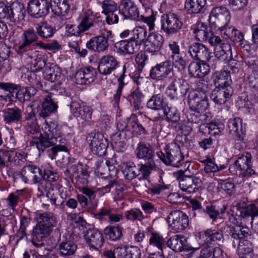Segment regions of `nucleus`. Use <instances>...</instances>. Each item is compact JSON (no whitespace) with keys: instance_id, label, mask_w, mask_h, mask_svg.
<instances>
[{"instance_id":"1","label":"nucleus","mask_w":258,"mask_h":258,"mask_svg":"<svg viewBox=\"0 0 258 258\" xmlns=\"http://www.w3.org/2000/svg\"><path fill=\"white\" fill-rule=\"evenodd\" d=\"M43 134L39 138L33 137L30 142L31 146H35L40 152H43L47 148L56 145L57 143L60 145H56L48 150V155L52 159H55L59 151L68 152L65 144L66 139L61 137L60 127L57 123L53 121L48 122L45 121L42 126Z\"/></svg>"},{"instance_id":"2","label":"nucleus","mask_w":258,"mask_h":258,"mask_svg":"<svg viewBox=\"0 0 258 258\" xmlns=\"http://www.w3.org/2000/svg\"><path fill=\"white\" fill-rule=\"evenodd\" d=\"M209 90L208 82L204 79H200L197 84L196 90L188 95V105L194 108L206 110L209 106L207 94Z\"/></svg>"},{"instance_id":"3","label":"nucleus","mask_w":258,"mask_h":258,"mask_svg":"<svg viewBox=\"0 0 258 258\" xmlns=\"http://www.w3.org/2000/svg\"><path fill=\"white\" fill-rule=\"evenodd\" d=\"M36 218L37 224L33 229L34 238L41 240L50 235L51 228L57 224V217L52 212H45L37 214Z\"/></svg>"},{"instance_id":"4","label":"nucleus","mask_w":258,"mask_h":258,"mask_svg":"<svg viewBox=\"0 0 258 258\" xmlns=\"http://www.w3.org/2000/svg\"><path fill=\"white\" fill-rule=\"evenodd\" d=\"M0 89L8 92L10 97H15L20 102L30 100L37 92L33 87L22 88L15 84L4 82L0 83Z\"/></svg>"},{"instance_id":"5","label":"nucleus","mask_w":258,"mask_h":258,"mask_svg":"<svg viewBox=\"0 0 258 258\" xmlns=\"http://www.w3.org/2000/svg\"><path fill=\"white\" fill-rule=\"evenodd\" d=\"M252 156L248 152H244L238 155V157L234 163L231 165L229 170L233 174L242 175L243 176H249L255 174L252 169L251 161Z\"/></svg>"},{"instance_id":"6","label":"nucleus","mask_w":258,"mask_h":258,"mask_svg":"<svg viewBox=\"0 0 258 258\" xmlns=\"http://www.w3.org/2000/svg\"><path fill=\"white\" fill-rule=\"evenodd\" d=\"M167 246L176 252H185L189 257L193 256L199 247H194L187 243L186 238L183 235L176 234L170 237L167 241Z\"/></svg>"},{"instance_id":"7","label":"nucleus","mask_w":258,"mask_h":258,"mask_svg":"<svg viewBox=\"0 0 258 258\" xmlns=\"http://www.w3.org/2000/svg\"><path fill=\"white\" fill-rule=\"evenodd\" d=\"M182 26L181 19L175 13H169L161 17V29L167 35L177 33Z\"/></svg>"},{"instance_id":"8","label":"nucleus","mask_w":258,"mask_h":258,"mask_svg":"<svg viewBox=\"0 0 258 258\" xmlns=\"http://www.w3.org/2000/svg\"><path fill=\"white\" fill-rule=\"evenodd\" d=\"M38 36L36 30L29 28L25 30L21 35V40L16 46L17 53L22 55L33 51V47L37 41Z\"/></svg>"},{"instance_id":"9","label":"nucleus","mask_w":258,"mask_h":258,"mask_svg":"<svg viewBox=\"0 0 258 258\" xmlns=\"http://www.w3.org/2000/svg\"><path fill=\"white\" fill-rule=\"evenodd\" d=\"M87 140L94 154L102 156L106 154L108 144L102 134L92 132L88 135Z\"/></svg>"},{"instance_id":"10","label":"nucleus","mask_w":258,"mask_h":258,"mask_svg":"<svg viewBox=\"0 0 258 258\" xmlns=\"http://www.w3.org/2000/svg\"><path fill=\"white\" fill-rule=\"evenodd\" d=\"M228 126L229 133L234 138L235 148L240 150L245 146L244 139L245 131L243 128L242 119L239 117L230 119Z\"/></svg>"},{"instance_id":"11","label":"nucleus","mask_w":258,"mask_h":258,"mask_svg":"<svg viewBox=\"0 0 258 258\" xmlns=\"http://www.w3.org/2000/svg\"><path fill=\"white\" fill-rule=\"evenodd\" d=\"M139 118L136 114H132L129 117V124L138 135H147L154 124L153 121L145 115L139 112Z\"/></svg>"},{"instance_id":"12","label":"nucleus","mask_w":258,"mask_h":258,"mask_svg":"<svg viewBox=\"0 0 258 258\" xmlns=\"http://www.w3.org/2000/svg\"><path fill=\"white\" fill-rule=\"evenodd\" d=\"M198 242L200 245L205 244L220 245L223 242L224 236L222 230L220 229H207L198 233Z\"/></svg>"},{"instance_id":"13","label":"nucleus","mask_w":258,"mask_h":258,"mask_svg":"<svg viewBox=\"0 0 258 258\" xmlns=\"http://www.w3.org/2000/svg\"><path fill=\"white\" fill-rule=\"evenodd\" d=\"M167 222L172 230L176 232H180L187 227L188 218L182 212L179 210H175L171 211L168 215Z\"/></svg>"},{"instance_id":"14","label":"nucleus","mask_w":258,"mask_h":258,"mask_svg":"<svg viewBox=\"0 0 258 258\" xmlns=\"http://www.w3.org/2000/svg\"><path fill=\"white\" fill-rule=\"evenodd\" d=\"M165 151L167 156L166 162L168 165L179 167L182 165L184 156L182 154L178 144L174 142L168 144L166 146Z\"/></svg>"},{"instance_id":"15","label":"nucleus","mask_w":258,"mask_h":258,"mask_svg":"<svg viewBox=\"0 0 258 258\" xmlns=\"http://www.w3.org/2000/svg\"><path fill=\"white\" fill-rule=\"evenodd\" d=\"M3 118L6 125L19 128L22 122V110L18 107L5 108L2 111Z\"/></svg>"},{"instance_id":"16","label":"nucleus","mask_w":258,"mask_h":258,"mask_svg":"<svg viewBox=\"0 0 258 258\" xmlns=\"http://www.w3.org/2000/svg\"><path fill=\"white\" fill-rule=\"evenodd\" d=\"M118 13L123 20L131 19L139 21L140 17L139 9L132 0H121Z\"/></svg>"},{"instance_id":"17","label":"nucleus","mask_w":258,"mask_h":258,"mask_svg":"<svg viewBox=\"0 0 258 258\" xmlns=\"http://www.w3.org/2000/svg\"><path fill=\"white\" fill-rule=\"evenodd\" d=\"M49 2L48 0H30L28 3V14L32 17L38 18L49 13Z\"/></svg>"},{"instance_id":"18","label":"nucleus","mask_w":258,"mask_h":258,"mask_svg":"<svg viewBox=\"0 0 258 258\" xmlns=\"http://www.w3.org/2000/svg\"><path fill=\"white\" fill-rule=\"evenodd\" d=\"M188 53L196 60H205L212 64L213 53L203 44L199 42L192 43L188 47Z\"/></svg>"},{"instance_id":"19","label":"nucleus","mask_w":258,"mask_h":258,"mask_svg":"<svg viewBox=\"0 0 258 258\" xmlns=\"http://www.w3.org/2000/svg\"><path fill=\"white\" fill-rule=\"evenodd\" d=\"M97 24V23L93 12L90 10H88L82 16L79 25L76 27L75 25H71L70 26L68 25L67 27L69 28V30L74 27V29L73 30L74 31L73 34L77 36L82 32L88 30L90 28Z\"/></svg>"},{"instance_id":"20","label":"nucleus","mask_w":258,"mask_h":258,"mask_svg":"<svg viewBox=\"0 0 258 258\" xmlns=\"http://www.w3.org/2000/svg\"><path fill=\"white\" fill-rule=\"evenodd\" d=\"M231 46L228 43H222L218 48H216L215 51V56L212 55V68H216L221 61H226L227 59L232 58Z\"/></svg>"},{"instance_id":"21","label":"nucleus","mask_w":258,"mask_h":258,"mask_svg":"<svg viewBox=\"0 0 258 258\" xmlns=\"http://www.w3.org/2000/svg\"><path fill=\"white\" fill-rule=\"evenodd\" d=\"M172 71L173 64L170 60H167L153 67L150 71V76L153 79L163 80Z\"/></svg>"},{"instance_id":"22","label":"nucleus","mask_w":258,"mask_h":258,"mask_svg":"<svg viewBox=\"0 0 258 258\" xmlns=\"http://www.w3.org/2000/svg\"><path fill=\"white\" fill-rule=\"evenodd\" d=\"M97 73L92 67H84L80 69L75 74L76 83L80 85H87L94 82L96 79Z\"/></svg>"},{"instance_id":"23","label":"nucleus","mask_w":258,"mask_h":258,"mask_svg":"<svg viewBox=\"0 0 258 258\" xmlns=\"http://www.w3.org/2000/svg\"><path fill=\"white\" fill-rule=\"evenodd\" d=\"M114 46L117 53L122 54H133L137 52L140 48V43L132 38L119 41Z\"/></svg>"},{"instance_id":"24","label":"nucleus","mask_w":258,"mask_h":258,"mask_svg":"<svg viewBox=\"0 0 258 258\" xmlns=\"http://www.w3.org/2000/svg\"><path fill=\"white\" fill-rule=\"evenodd\" d=\"M40 105H37V113L39 117L45 118L51 114L55 113L57 109V105L52 98L48 95L40 102Z\"/></svg>"},{"instance_id":"25","label":"nucleus","mask_w":258,"mask_h":258,"mask_svg":"<svg viewBox=\"0 0 258 258\" xmlns=\"http://www.w3.org/2000/svg\"><path fill=\"white\" fill-rule=\"evenodd\" d=\"M84 238L91 249L99 250L104 241L102 233L96 229L87 230Z\"/></svg>"},{"instance_id":"26","label":"nucleus","mask_w":258,"mask_h":258,"mask_svg":"<svg viewBox=\"0 0 258 258\" xmlns=\"http://www.w3.org/2000/svg\"><path fill=\"white\" fill-rule=\"evenodd\" d=\"M26 59H29L30 68L33 72H38L46 65V58L44 55L36 51H32L21 55Z\"/></svg>"},{"instance_id":"27","label":"nucleus","mask_w":258,"mask_h":258,"mask_svg":"<svg viewBox=\"0 0 258 258\" xmlns=\"http://www.w3.org/2000/svg\"><path fill=\"white\" fill-rule=\"evenodd\" d=\"M206 61L201 60L191 62L188 68L189 75L191 77L199 78H203L208 75L210 71V64L207 63Z\"/></svg>"},{"instance_id":"28","label":"nucleus","mask_w":258,"mask_h":258,"mask_svg":"<svg viewBox=\"0 0 258 258\" xmlns=\"http://www.w3.org/2000/svg\"><path fill=\"white\" fill-rule=\"evenodd\" d=\"M21 175L25 182L31 181L34 183L38 182L42 177L41 170L34 165L25 166L22 170Z\"/></svg>"},{"instance_id":"29","label":"nucleus","mask_w":258,"mask_h":258,"mask_svg":"<svg viewBox=\"0 0 258 258\" xmlns=\"http://www.w3.org/2000/svg\"><path fill=\"white\" fill-rule=\"evenodd\" d=\"M233 93L231 87L227 88L215 87L210 95L211 99L217 105L224 104Z\"/></svg>"},{"instance_id":"30","label":"nucleus","mask_w":258,"mask_h":258,"mask_svg":"<svg viewBox=\"0 0 258 258\" xmlns=\"http://www.w3.org/2000/svg\"><path fill=\"white\" fill-rule=\"evenodd\" d=\"M118 64V61L113 56L105 55L100 59L98 70L100 74L108 75L116 69Z\"/></svg>"},{"instance_id":"31","label":"nucleus","mask_w":258,"mask_h":258,"mask_svg":"<svg viewBox=\"0 0 258 258\" xmlns=\"http://www.w3.org/2000/svg\"><path fill=\"white\" fill-rule=\"evenodd\" d=\"M147 41V50L153 54H156L161 49L164 42V38L158 33L152 32L149 33Z\"/></svg>"},{"instance_id":"32","label":"nucleus","mask_w":258,"mask_h":258,"mask_svg":"<svg viewBox=\"0 0 258 258\" xmlns=\"http://www.w3.org/2000/svg\"><path fill=\"white\" fill-rule=\"evenodd\" d=\"M135 155L138 159L151 161H153L155 152L154 148L150 144L140 142L137 145Z\"/></svg>"},{"instance_id":"33","label":"nucleus","mask_w":258,"mask_h":258,"mask_svg":"<svg viewBox=\"0 0 258 258\" xmlns=\"http://www.w3.org/2000/svg\"><path fill=\"white\" fill-rule=\"evenodd\" d=\"M180 189L187 194L196 192L201 185V180L191 175L184 177L179 181Z\"/></svg>"},{"instance_id":"34","label":"nucleus","mask_w":258,"mask_h":258,"mask_svg":"<svg viewBox=\"0 0 258 258\" xmlns=\"http://www.w3.org/2000/svg\"><path fill=\"white\" fill-rule=\"evenodd\" d=\"M70 108L75 116L87 121L91 120L92 114L91 107L87 105L81 106L78 103L73 102L70 104Z\"/></svg>"},{"instance_id":"35","label":"nucleus","mask_w":258,"mask_h":258,"mask_svg":"<svg viewBox=\"0 0 258 258\" xmlns=\"http://www.w3.org/2000/svg\"><path fill=\"white\" fill-rule=\"evenodd\" d=\"M25 9L23 5L20 3L13 4L9 7L7 12V19L14 23H17L23 20L25 18Z\"/></svg>"},{"instance_id":"36","label":"nucleus","mask_w":258,"mask_h":258,"mask_svg":"<svg viewBox=\"0 0 258 258\" xmlns=\"http://www.w3.org/2000/svg\"><path fill=\"white\" fill-rule=\"evenodd\" d=\"M117 258H141V251L137 246H120L115 248Z\"/></svg>"},{"instance_id":"37","label":"nucleus","mask_w":258,"mask_h":258,"mask_svg":"<svg viewBox=\"0 0 258 258\" xmlns=\"http://www.w3.org/2000/svg\"><path fill=\"white\" fill-rule=\"evenodd\" d=\"M108 41L99 36L92 38L86 43L87 48L98 52L105 51L108 49Z\"/></svg>"},{"instance_id":"38","label":"nucleus","mask_w":258,"mask_h":258,"mask_svg":"<svg viewBox=\"0 0 258 258\" xmlns=\"http://www.w3.org/2000/svg\"><path fill=\"white\" fill-rule=\"evenodd\" d=\"M61 74L60 69L53 64L49 67H47L43 73V76L46 80L51 82H57L55 85L56 87L61 84V81L62 80Z\"/></svg>"},{"instance_id":"39","label":"nucleus","mask_w":258,"mask_h":258,"mask_svg":"<svg viewBox=\"0 0 258 258\" xmlns=\"http://www.w3.org/2000/svg\"><path fill=\"white\" fill-rule=\"evenodd\" d=\"M212 79L216 87L227 88L231 87L232 80L229 72L226 71L215 72L213 74Z\"/></svg>"},{"instance_id":"40","label":"nucleus","mask_w":258,"mask_h":258,"mask_svg":"<svg viewBox=\"0 0 258 258\" xmlns=\"http://www.w3.org/2000/svg\"><path fill=\"white\" fill-rule=\"evenodd\" d=\"M229 235L231 238L239 242L241 240H248L251 236V231L247 226H233L230 229Z\"/></svg>"},{"instance_id":"41","label":"nucleus","mask_w":258,"mask_h":258,"mask_svg":"<svg viewBox=\"0 0 258 258\" xmlns=\"http://www.w3.org/2000/svg\"><path fill=\"white\" fill-rule=\"evenodd\" d=\"M146 235L149 237V243L150 245H153L162 250L165 239L159 233L156 231L153 228L148 227L146 229Z\"/></svg>"},{"instance_id":"42","label":"nucleus","mask_w":258,"mask_h":258,"mask_svg":"<svg viewBox=\"0 0 258 258\" xmlns=\"http://www.w3.org/2000/svg\"><path fill=\"white\" fill-rule=\"evenodd\" d=\"M196 39L199 41H207L213 35V32L207 25L203 23H199L194 29Z\"/></svg>"},{"instance_id":"43","label":"nucleus","mask_w":258,"mask_h":258,"mask_svg":"<svg viewBox=\"0 0 258 258\" xmlns=\"http://www.w3.org/2000/svg\"><path fill=\"white\" fill-rule=\"evenodd\" d=\"M35 30L38 36L42 39L52 37L56 32L55 28L46 22H41L35 25Z\"/></svg>"},{"instance_id":"44","label":"nucleus","mask_w":258,"mask_h":258,"mask_svg":"<svg viewBox=\"0 0 258 258\" xmlns=\"http://www.w3.org/2000/svg\"><path fill=\"white\" fill-rule=\"evenodd\" d=\"M237 254L240 258H252L253 246L248 240H241L238 242Z\"/></svg>"},{"instance_id":"45","label":"nucleus","mask_w":258,"mask_h":258,"mask_svg":"<svg viewBox=\"0 0 258 258\" xmlns=\"http://www.w3.org/2000/svg\"><path fill=\"white\" fill-rule=\"evenodd\" d=\"M77 248V245L72 241H63L59 244L57 250L60 255L68 257L74 254Z\"/></svg>"},{"instance_id":"46","label":"nucleus","mask_w":258,"mask_h":258,"mask_svg":"<svg viewBox=\"0 0 258 258\" xmlns=\"http://www.w3.org/2000/svg\"><path fill=\"white\" fill-rule=\"evenodd\" d=\"M206 4V0H186L184 8L189 14H199Z\"/></svg>"},{"instance_id":"47","label":"nucleus","mask_w":258,"mask_h":258,"mask_svg":"<svg viewBox=\"0 0 258 258\" xmlns=\"http://www.w3.org/2000/svg\"><path fill=\"white\" fill-rule=\"evenodd\" d=\"M50 3L52 11L57 15L64 16L70 10L67 0H51Z\"/></svg>"},{"instance_id":"48","label":"nucleus","mask_w":258,"mask_h":258,"mask_svg":"<svg viewBox=\"0 0 258 258\" xmlns=\"http://www.w3.org/2000/svg\"><path fill=\"white\" fill-rule=\"evenodd\" d=\"M166 105L163 95L161 94L153 95L147 103V107L153 110L163 109Z\"/></svg>"},{"instance_id":"49","label":"nucleus","mask_w":258,"mask_h":258,"mask_svg":"<svg viewBox=\"0 0 258 258\" xmlns=\"http://www.w3.org/2000/svg\"><path fill=\"white\" fill-rule=\"evenodd\" d=\"M217 188L221 193L231 197L234 194L235 190V185L232 181L227 180H220L218 182Z\"/></svg>"},{"instance_id":"50","label":"nucleus","mask_w":258,"mask_h":258,"mask_svg":"<svg viewBox=\"0 0 258 258\" xmlns=\"http://www.w3.org/2000/svg\"><path fill=\"white\" fill-rule=\"evenodd\" d=\"M215 18L224 17L226 22H229L231 19L230 13L227 9L223 6L216 7L213 8L210 14L209 21L210 23L212 17Z\"/></svg>"},{"instance_id":"51","label":"nucleus","mask_w":258,"mask_h":258,"mask_svg":"<svg viewBox=\"0 0 258 258\" xmlns=\"http://www.w3.org/2000/svg\"><path fill=\"white\" fill-rule=\"evenodd\" d=\"M182 85L179 79H174L166 89V94L171 99L177 97L179 92H181Z\"/></svg>"},{"instance_id":"52","label":"nucleus","mask_w":258,"mask_h":258,"mask_svg":"<svg viewBox=\"0 0 258 258\" xmlns=\"http://www.w3.org/2000/svg\"><path fill=\"white\" fill-rule=\"evenodd\" d=\"M166 120L169 122L177 123L180 119V113L177 109L167 104L163 109Z\"/></svg>"},{"instance_id":"53","label":"nucleus","mask_w":258,"mask_h":258,"mask_svg":"<svg viewBox=\"0 0 258 258\" xmlns=\"http://www.w3.org/2000/svg\"><path fill=\"white\" fill-rule=\"evenodd\" d=\"M129 64L125 63L121 69V73L120 75L118 77L117 81L118 82V86L116 92L114 96V100L115 103L118 104L120 99V97L121 94V91L125 83L123 82V80L125 77V73L126 72V69L128 67Z\"/></svg>"},{"instance_id":"54","label":"nucleus","mask_w":258,"mask_h":258,"mask_svg":"<svg viewBox=\"0 0 258 258\" xmlns=\"http://www.w3.org/2000/svg\"><path fill=\"white\" fill-rule=\"evenodd\" d=\"M144 98V95L138 89H136L128 96L130 101L134 104L135 108L138 110L143 107Z\"/></svg>"},{"instance_id":"55","label":"nucleus","mask_w":258,"mask_h":258,"mask_svg":"<svg viewBox=\"0 0 258 258\" xmlns=\"http://www.w3.org/2000/svg\"><path fill=\"white\" fill-rule=\"evenodd\" d=\"M104 233L112 241L119 239L122 235V230L119 226H107L104 229Z\"/></svg>"},{"instance_id":"56","label":"nucleus","mask_w":258,"mask_h":258,"mask_svg":"<svg viewBox=\"0 0 258 258\" xmlns=\"http://www.w3.org/2000/svg\"><path fill=\"white\" fill-rule=\"evenodd\" d=\"M4 154L8 157L9 161L14 163L16 165H22L26 161L24 155L20 153L5 151Z\"/></svg>"},{"instance_id":"57","label":"nucleus","mask_w":258,"mask_h":258,"mask_svg":"<svg viewBox=\"0 0 258 258\" xmlns=\"http://www.w3.org/2000/svg\"><path fill=\"white\" fill-rule=\"evenodd\" d=\"M241 216L244 218L250 217L251 218V223L254 221V217L258 218V207L254 204H251L247 205L240 210Z\"/></svg>"},{"instance_id":"58","label":"nucleus","mask_w":258,"mask_h":258,"mask_svg":"<svg viewBox=\"0 0 258 258\" xmlns=\"http://www.w3.org/2000/svg\"><path fill=\"white\" fill-rule=\"evenodd\" d=\"M203 162L205 164L204 170L207 173L217 172L225 168L224 165H217L215 162L214 159L210 157H207Z\"/></svg>"},{"instance_id":"59","label":"nucleus","mask_w":258,"mask_h":258,"mask_svg":"<svg viewBox=\"0 0 258 258\" xmlns=\"http://www.w3.org/2000/svg\"><path fill=\"white\" fill-rule=\"evenodd\" d=\"M125 179L132 180L139 175L138 166H135L133 163H127L122 171Z\"/></svg>"},{"instance_id":"60","label":"nucleus","mask_w":258,"mask_h":258,"mask_svg":"<svg viewBox=\"0 0 258 258\" xmlns=\"http://www.w3.org/2000/svg\"><path fill=\"white\" fill-rule=\"evenodd\" d=\"M156 166L153 161H151L144 164L138 165V170H139V175L142 174V177L144 179L148 178L151 171L155 169Z\"/></svg>"},{"instance_id":"61","label":"nucleus","mask_w":258,"mask_h":258,"mask_svg":"<svg viewBox=\"0 0 258 258\" xmlns=\"http://www.w3.org/2000/svg\"><path fill=\"white\" fill-rule=\"evenodd\" d=\"M147 35L146 29L141 26L136 27L132 31V37L131 38L140 43V46L144 43Z\"/></svg>"},{"instance_id":"62","label":"nucleus","mask_w":258,"mask_h":258,"mask_svg":"<svg viewBox=\"0 0 258 258\" xmlns=\"http://www.w3.org/2000/svg\"><path fill=\"white\" fill-rule=\"evenodd\" d=\"M102 9V13L104 15L109 14L113 12H117L119 10V6L117 3L112 0H104L101 4Z\"/></svg>"},{"instance_id":"63","label":"nucleus","mask_w":258,"mask_h":258,"mask_svg":"<svg viewBox=\"0 0 258 258\" xmlns=\"http://www.w3.org/2000/svg\"><path fill=\"white\" fill-rule=\"evenodd\" d=\"M89 173L85 168L81 167L80 170L78 172V175L76 177V184L81 187V186H86L89 182Z\"/></svg>"},{"instance_id":"64","label":"nucleus","mask_w":258,"mask_h":258,"mask_svg":"<svg viewBox=\"0 0 258 258\" xmlns=\"http://www.w3.org/2000/svg\"><path fill=\"white\" fill-rule=\"evenodd\" d=\"M124 217L127 220L141 221L144 217L142 211L137 208H133L124 213Z\"/></svg>"}]
</instances>
